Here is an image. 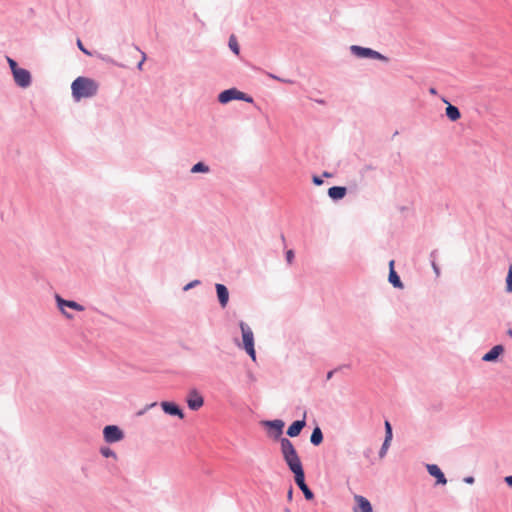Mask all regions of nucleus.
<instances>
[{"instance_id":"9d476101","label":"nucleus","mask_w":512,"mask_h":512,"mask_svg":"<svg viewBox=\"0 0 512 512\" xmlns=\"http://www.w3.org/2000/svg\"><path fill=\"white\" fill-rule=\"evenodd\" d=\"M162 410L164 413L170 416H176L180 419L184 418L183 410L174 402L163 401L160 403Z\"/></svg>"},{"instance_id":"58836bf2","label":"nucleus","mask_w":512,"mask_h":512,"mask_svg":"<svg viewBox=\"0 0 512 512\" xmlns=\"http://www.w3.org/2000/svg\"><path fill=\"white\" fill-rule=\"evenodd\" d=\"M292 494H293V489L292 487L289 489L288 491V498L291 499L292 498Z\"/></svg>"},{"instance_id":"39448f33","label":"nucleus","mask_w":512,"mask_h":512,"mask_svg":"<svg viewBox=\"0 0 512 512\" xmlns=\"http://www.w3.org/2000/svg\"><path fill=\"white\" fill-rule=\"evenodd\" d=\"M103 437L107 443H117L124 439V432L116 425H107L103 429Z\"/></svg>"},{"instance_id":"20e7f679","label":"nucleus","mask_w":512,"mask_h":512,"mask_svg":"<svg viewBox=\"0 0 512 512\" xmlns=\"http://www.w3.org/2000/svg\"><path fill=\"white\" fill-rule=\"evenodd\" d=\"M261 424L268 429L270 437L274 439H280L283 433L285 423L281 419L275 420H264Z\"/></svg>"},{"instance_id":"cd10ccee","label":"nucleus","mask_w":512,"mask_h":512,"mask_svg":"<svg viewBox=\"0 0 512 512\" xmlns=\"http://www.w3.org/2000/svg\"><path fill=\"white\" fill-rule=\"evenodd\" d=\"M392 426L389 421H385V439L392 440Z\"/></svg>"},{"instance_id":"4468645a","label":"nucleus","mask_w":512,"mask_h":512,"mask_svg":"<svg viewBox=\"0 0 512 512\" xmlns=\"http://www.w3.org/2000/svg\"><path fill=\"white\" fill-rule=\"evenodd\" d=\"M428 473L436 478V483L445 485L447 483V479L444 475V473L441 471V469L436 464H427L426 465Z\"/></svg>"},{"instance_id":"4c0bfd02","label":"nucleus","mask_w":512,"mask_h":512,"mask_svg":"<svg viewBox=\"0 0 512 512\" xmlns=\"http://www.w3.org/2000/svg\"><path fill=\"white\" fill-rule=\"evenodd\" d=\"M145 59H146V56H145V54L143 53V54H142V59H141V61H140V62H139V64H138V68H139V69H141V68H142V65H143V63H144Z\"/></svg>"},{"instance_id":"2f4dec72","label":"nucleus","mask_w":512,"mask_h":512,"mask_svg":"<svg viewBox=\"0 0 512 512\" xmlns=\"http://www.w3.org/2000/svg\"><path fill=\"white\" fill-rule=\"evenodd\" d=\"M293 258H294V253H293V251H292V250H288V251L286 252V259H287V262H288L289 264H291V263H292V261H293Z\"/></svg>"},{"instance_id":"dca6fc26","label":"nucleus","mask_w":512,"mask_h":512,"mask_svg":"<svg viewBox=\"0 0 512 512\" xmlns=\"http://www.w3.org/2000/svg\"><path fill=\"white\" fill-rule=\"evenodd\" d=\"M503 352L504 347L502 345H495L490 351L482 356V360L484 362H494Z\"/></svg>"},{"instance_id":"c85d7f7f","label":"nucleus","mask_w":512,"mask_h":512,"mask_svg":"<svg viewBox=\"0 0 512 512\" xmlns=\"http://www.w3.org/2000/svg\"><path fill=\"white\" fill-rule=\"evenodd\" d=\"M156 405H157V403H156V402H153V403H151V404H147L143 409H141V410H139V411L137 412V415H138V416H141V415L145 414L149 409H151V408L155 407Z\"/></svg>"},{"instance_id":"412c9836","label":"nucleus","mask_w":512,"mask_h":512,"mask_svg":"<svg viewBox=\"0 0 512 512\" xmlns=\"http://www.w3.org/2000/svg\"><path fill=\"white\" fill-rule=\"evenodd\" d=\"M322 441H323V433H322L321 429L317 426L312 431V434L310 437V442L314 446H318L322 443Z\"/></svg>"},{"instance_id":"1a4fd4ad","label":"nucleus","mask_w":512,"mask_h":512,"mask_svg":"<svg viewBox=\"0 0 512 512\" xmlns=\"http://www.w3.org/2000/svg\"><path fill=\"white\" fill-rule=\"evenodd\" d=\"M283 459L293 474L300 470H303V466L297 454V451L291 454L284 455Z\"/></svg>"},{"instance_id":"393cba45","label":"nucleus","mask_w":512,"mask_h":512,"mask_svg":"<svg viewBox=\"0 0 512 512\" xmlns=\"http://www.w3.org/2000/svg\"><path fill=\"white\" fill-rule=\"evenodd\" d=\"M208 171H209V167L207 165H205L204 163H202V162H198L191 169L192 173H198V172L206 173Z\"/></svg>"},{"instance_id":"72a5a7b5","label":"nucleus","mask_w":512,"mask_h":512,"mask_svg":"<svg viewBox=\"0 0 512 512\" xmlns=\"http://www.w3.org/2000/svg\"><path fill=\"white\" fill-rule=\"evenodd\" d=\"M313 183H314L315 185H318V186H319V185H321V184L323 183V180H322L321 178H319L318 176H314V177H313Z\"/></svg>"},{"instance_id":"f03ea898","label":"nucleus","mask_w":512,"mask_h":512,"mask_svg":"<svg viewBox=\"0 0 512 512\" xmlns=\"http://www.w3.org/2000/svg\"><path fill=\"white\" fill-rule=\"evenodd\" d=\"M240 329L242 334V347L253 361L256 360V352L254 348V333L247 322H240Z\"/></svg>"},{"instance_id":"7ed1b4c3","label":"nucleus","mask_w":512,"mask_h":512,"mask_svg":"<svg viewBox=\"0 0 512 512\" xmlns=\"http://www.w3.org/2000/svg\"><path fill=\"white\" fill-rule=\"evenodd\" d=\"M218 100L220 103H223V104L228 103L232 100H243L248 103L253 102L252 97L248 96L247 94H245L235 88H231V89L222 91L218 96Z\"/></svg>"},{"instance_id":"7c9ffc66","label":"nucleus","mask_w":512,"mask_h":512,"mask_svg":"<svg viewBox=\"0 0 512 512\" xmlns=\"http://www.w3.org/2000/svg\"><path fill=\"white\" fill-rule=\"evenodd\" d=\"M8 62H9V66L12 70V72L14 73L15 70H19L20 68L17 66V63L13 60V59H8Z\"/></svg>"},{"instance_id":"a211bd4d","label":"nucleus","mask_w":512,"mask_h":512,"mask_svg":"<svg viewBox=\"0 0 512 512\" xmlns=\"http://www.w3.org/2000/svg\"><path fill=\"white\" fill-rule=\"evenodd\" d=\"M394 260H391L389 262V282L396 288H402L403 287V284L398 276V274L396 273V271L394 270Z\"/></svg>"},{"instance_id":"5701e85b","label":"nucleus","mask_w":512,"mask_h":512,"mask_svg":"<svg viewBox=\"0 0 512 512\" xmlns=\"http://www.w3.org/2000/svg\"><path fill=\"white\" fill-rule=\"evenodd\" d=\"M229 47L236 55H239L240 48L237 39L234 35H231L229 38Z\"/></svg>"},{"instance_id":"b1692460","label":"nucleus","mask_w":512,"mask_h":512,"mask_svg":"<svg viewBox=\"0 0 512 512\" xmlns=\"http://www.w3.org/2000/svg\"><path fill=\"white\" fill-rule=\"evenodd\" d=\"M100 453L105 458H117L116 453L109 447H101Z\"/></svg>"},{"instance_id":"f3484780","label":"nucleus","mask_w":512,"mask_h":512,"mask_svg":"<svg viewBox=\"0 0 512 512\" xmlns=\"http://www.w3.org/2000/svg\"><path fill=\"white\" fill-rule=\"evenodd\" d=\"M216 292H217V297H218V300H219V303L221 305V307H226L227 303H228V300H229V292H228V289L226 288L225 285L223 284H216Z\"/></svg>"},{"instance_id":"ea45409f","label":"nucleus","mask_w":512,"mask_h":512,"mask_svg":"<svg viewBox=\"0 0 512 512\" xmlns=\"http://www.w3.org/2000/svg\"><path fill=\"white\" fill-rule=\"evenodd\" d=\"M507 334H508L509 337L512 338V329L511 328L507 330Z\"/></svg>"},{"instance_id":"4be33fe9","label":"nucleus","mask_w":512,"mask_h":512,"mask_svg":"<svg viewBox=\"0 0 512 512\" xmlns=\"http://www.w3.org/2000/svg\"><path fill=\"white\" fill-rule=\"evenodd\" d=\"M446 115L451 121H457L461 117L459 109L451 104L446 107Z\"/></svg>"},{"instance_id":"c9c22d12","label":"nucleus","mask_w":512,"mask_h":512,"mask_svg":"<svg viewBox=\"0 0 512 512\" xmlns=\"http://www.w3.org/2000/svg\"><path fill=\"white\" fill-rule=\"evenodd\" d=\"M198 283H199V281H197V280H196V281H193V282H191V283L187 284V285L184 287V290H188V289H190L191 287H193L194 285H196V284H198Z\"/></svg>"},{"instance_id":"aec40b11","label":"nucleus","mask_w":512,"mask_h":512,"mask_svg":"<svg viewBox=\"0 0 512 512\" xmlns=\"http://www.w3.org/2000/svg\"><path fill=\"white\" fill-rule=\"evenodd\" d=\"M328 195L334 200L342 199L346 195V188L340 186H333L329 188Z\"/></svg>"},{"instance_id":"bb28decb","label":"nucleus","mask_w":512,"mask_h":512,"mask_svg":"<svg viewBox=\"0 0 512 512\" xmlns=\"http://www.w3.org/2000/svg\"><path fill=\"white\" fill-rule=\"evenodd\" d=\"M506 290L512 292V265L509 267L508 275L506 278Z\"/></svg>"},{"instance_id":"79ce46f5","label":"nucleus","mask_w":512,"mask_h":512,"mask_svg":"<svg viewBox=\"0 0 512 512\" xmlns=\"http://www.w3.org/2000/svg\"><path fill=\"white\" fill-rule=\"evenodd\" d=\"M430 93H432V94H436V90H435L434 88H431V89H430Z\"/></svg>"},{"instance_id":"2eb2a0df","label":"nucleus","mask_w":512,"mask_h":512,"mask_svg":"<svg viewBox=\"0 0 512 512\" xmlns=\"http://www.w3.org/2000/svg\"><path fill=\"white\" fill-rule=\"evenodd\" d=\"M56 299H57L58 307L63 312V314L68 318H71L72 315H70L69 313L66 312V310H65L66 307L77 309V310H83V307L74 301H66V300H63L62 298H60L59 296H57Z\"/></svg>"},{"instance_id":"0eeeda50","label":"nucleus","mask_w":512,"mask_h":512,"mask_svg":"<svg viewBox=\"0 0 512 512\" xmlns=\"http://www.w3.org/2000/svg\"><path fill=\"white\" fill-rule=\"evenodd\" d=\"M186 402L189 409L197 411L203 406L204 398L197 389H191L188 392Z\"/></svg>"},{"instance_id":"423d86ee","label":"nucleus","mask_w":512,"mask_h":512,"mask_svg":"<svg viewBox=\"0 0 512 512\" xmlns=\"http://www.w3.org/2000/svg\"><path fill=\"white\" fill-rule=\"evenodd\" d=\"M352 53L360 58H372V59H378L382 61H388V58L384 55L380 54L379 52L372 50L370 48H364L361 46L353 45L351 46Z\"/></svg>"},{"instance_id":"6e6552de","label":"nucleus","mask_w":512,"mask_h":512,"mask_svg":"<svg viewBox=\"0 0 512 512\" xmlns=\"http://www.w3.org/2000/svg\"><path fill=\"white\" fill-rule=\"evenodd\" d=\"M294 479H295V483L297 484L299 489L303 492L304 497L307 500L313 499L314 498V494L311 491V489L307 486V484L305 483L304 470H300V471L294 473Z\"/></svg>"},{"instance_id":"a19ab883","label":"nucleus","mask_w":512,"mask_h":512,"mask_svg":"<svg viewBox=\"0 0 512 512\" xmlns=\"http://www.w3.org/2000/svg\"><path fill=\"white\" fill-rule=\"evenodd\" d=\"M269 76H270L271 78H273V79L280 80V78H278V77H277V76H275V75L269 74Z\"/></svg>"},{"instance_id":"9b49d317","label":"nucleus","mask_w":512,"mask_h":512,"mask_svg":"<svg viewBox=\"0 0 512 512\" xmlns=\"http://www.w3.org/2000/svg\"><path fill=\"white\" fill-rule=\"evenodd\" d=\"M14 80L20 87H28L31 83V75L28 70L20 68L15 70L13 74Z\"/></svg>"},{"instance_id":"473e14b6","label":"nucleus","mask_w":512,"mask_h":512,"mask_svg":"<svg viewBox=\"0 0 512 512\" xmlns=\"http://www.w3.org/2000/svg\"><path fill=\"white\" fill-rule=\"evenodd\" d=\"M463 481L467 484H473L475 482V479L473 476H466Z\"/></svg>"},{"instance_id":"a878e982","label":"nucleus","mask_w":512,"mask_h":512,"mask_svg":"<svg viewBox=\"0 0 512 512\" xmlns=\"http://www.w3.org/2000/svg\"><path fill=\"white\" fill-rule=\"evenodd\" d=\"M390 443H391V440H387V439H384V442L380 448V451H379V457L380 458H383L385 457V455L387 454V451H388V448L390 446Z\"/></svg>"},{"instance_id":"e433bc0d","label":"nucleus","mask_w":512,"mask_h":512,"mask_svg":"<svg viewBox=\"0 0 512 512\" xmlns=\"http://www.w3.org/2000/svg\"><path fill=\"white\" fill-rule=\"evenodd\" d=\"M335 371H336V369H335V370H331V371H329V372L327 373V375H326V379H327V380H330V379L333 377V375H334Z\"/></svg>"},{"instance_id":"c756f323","label":"nucleus","mask_w":512,"mask_h":512,"mask_svg":"<svg viewBox=\"0 0 512 512\" xmlns=\"http://www.w3.org/2000/svg\"><path fill=\"white\" fill-rule=\"evenodd\" d=\"M77 46H78V48H79L83 53H85L86 55H89V56L91 55V52H89V51L84 47V45L82 44V42H81V40H80V39H78V40H77Z\"/></svg>"},{"instance_id":"f8f14e48","label":"nucleus","mask_w":512,"mask_h":512,"mask_svg":"<svg viewBox=\"0 0 512 512\" xmlns=\"http://www.w3.org/2000/svg\"><path fill=\"white\" fill-rule=\"evenodd\" d=\"M306 426V411L303 413L301 420L294 421L287 429L286 433L289 437H297L302 429Z\"/></svg>"},{"instance_id":"f704fd0d","label":"nucleus","mask_w":512,"mask_h":512,"mask_svg":"<svg viewBox=\"0 0 512 512\" xmlns=\"http://www.w3.org/2000/svg\"><path fill=\"white\" fill-rule=\"evenodd\" d=\"M504 481H505V483H506L509 487H511V488H512V475H510V476H506V477L504 478Z\"/></svg>"},{"instance_id":"6ab92c4d","label":"nucleus","mask_w":512,"mask_h":512,"mask_svg":"<svg viewBox=\"0 0 512 512\" xmlns=\"http://www.w3.org/2000/svg\"><path fill=\"white\" fill-rule=\"evenodd\" d=\"M280 447L282 456L294 453L296 451L293 443L288 438H280Z\"/></svg>"},{"instance_id":"ddd939ff","label":"nucleus","mask_w":512,"mask_h":512,"mask_svg":"<svg viewBox=\"0 0 512 512\" xmlns=\"http://www.w3.org/2000/svg\"><path fill=\"white\" fill-rule=\"evenodd\" d=\"M354 500L357 504V506L353 508L354 512H373L370 501L364 496L355 495Z\"/></svg>"},{"instance_id":"f257e3e1","label":"nucleus","mask_w":512,"mask_h":512,"mask_svg":"<svg viewBox=\"0 0 512 512\" xmlns=\"http://www.w3.org/2000/svg\"><path fill=\"white\" fill-rule=\"evenodd\" d=\"M99 84L91 78L79 76L71 84L72 96L76 101L94 97L98 93Z\"/></svg>"}]
</instances>
